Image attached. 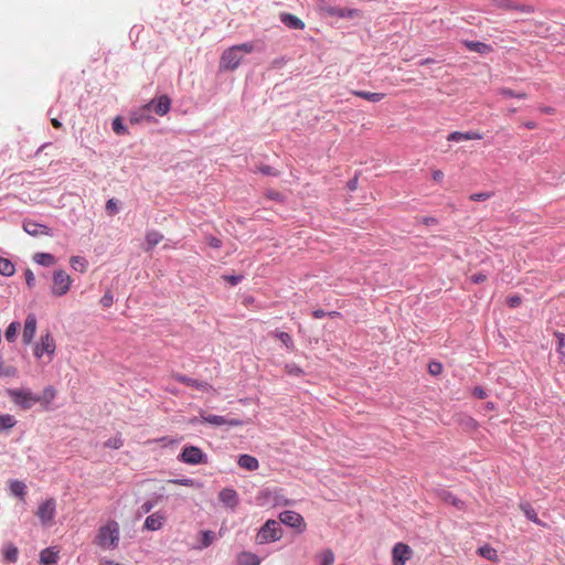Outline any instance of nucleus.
Instances as JSON below:
<instances>
[{
	"label": "nucleus",
	"mask_w": 565,
	"mask_h": 565,
	"mask_svg": "<svg viewBox=\"0 0 565 565\" xmlns=\"http://www.w3.org/2000/svg\"><path fill=\"white\" fill-rule=\"evenodd\" d=\"M25 279H26V284L29 287H32L34 285V276H33V273L31 270H26L25 273Z\"/></svg>",
	"instance_id": "nucleus-61"
},
{
	"label": "nucleus",
	"mask_w": 565,
	"mask_h": 565,
	"mask_svg": "<svg viewBox=\"0 0 565 565\" xmlns=\"http://www.w3.org/2000/svg\"><path fill=\"white\" fill-rule=\"evenodd\" d=\"M56 396V390L53 386H46L42 395H39V402L44 408H49Z\"/></svg>",
	"instance_id": "nucleus-24"
},
{
	"label": "nucleus",
	"mask_w": 565,
	"mask_h": 565,
	"mask_svg": "<svg viewBox=\"0 0 565 565\" xmlns=\"http://www.w3.org/2000/svg\"><path fill=\"white\" fill-rule=\"evenodd\" d=\"M522 302V299L520 296L518 295H513V296H509L507 298V305L510 307V308H516L521 305Z\"/></svg>",
	"instance_id": "nucleus-51"
},
{
	"label": "nucleus",
	"mask_w": 565,
	"mask_h": 565,
	"mask_svg": "<svg viewBox=\"0 0 565 565\" xmlns=\"http://www.w3.org/2000/svg\"><path fill=\"white\" fill-rule=\"evenodd\" d=\"M492 196L490 192H478L470 195V200L475 202L486 201Z\"/></svg>",
	"instance_id": "nucleus-47"
},
{
	"label": "nucleus",
	"mask_w": 565,
	"mask_h": 565,
	"mask_svg": "<svg viewBox=\"0 0 565 565\" xmlns=\"http://www.w3.org/2000/svg\"><path fill=\"white\" fill-rule=\"evenodd\" d=\"M431 177L434 181L441 182L444 179V172L441 170H434Z\"/></svg>",
	"instance_id": "nucleus-60"
},
{
	"label": "nucleus",
	"mask_w": 565,
	"mask_h": 565,
	"mask_svg": "<svg viewBox=\"0 0 565 565\" xmlns=\"http://www.w3.org/2000/svg\"><path fill=\"white\" fill-rule=\"evenodd\" d=\"M56 512V502L53 498L45 500L41 503L35 512L42 525H52Z\"/></svg>",
	"instance_id": "nucleus-7"
},
{
	"label": "nucleus",
	"mask_w": 565,
	"mask_h": 565,
	"mask_svg": "<svg viewBox=\"0 0 565 565\" xmlns=\"http://www.w3.org/2000/svg\"><path fill=\"white\" fill-rule=\"evenodd\" d=\"M106 211L109 213V214H116L118 209H117V204L115 202L114 199H110L106 202Z\"/></svg>",
	"instance_id": "nucleus-56"
},
{
	"label": "nucleus",
	"mask_w": 565,
	"mask_h": 565,
	"mask_svg": "<svg viewBox=\"0 0 565 565\" xmlns=\"http://www.w3.org/2000/svg\"><path fill=\"white\" fill-rule=\"evenodd\" d=\"M260 559L259 557L250 552H242L237 556V564L238 565H259Z\"/></svg>",
	"instance_id": "nucleus-25"
},
{
	"label": "nucleus",
	"mask_w": 565,
	"mask_h": 565,
	"mask_svg": "<svg viewBox=\"0 0 565 565\" xmlns=\"http://www.w3.org/2000/svg\"><path fill=\"white\" fill-rule=\"evenodd\" d=\"M353 95L364 98L369 102L376 103L380 102L385 97V94L382 93H370V92H363V90H353Z\"/></svg>",
	"instance_id": "nucleus-30"
},
{
	"label": "nucleus",
	"mask_w": 565,
	"mask_h": 565,
	"mask_svg": "<svg viewBox=\"0 0 565 565\" xmlns=\"http://www.w3.org/2000/svg\"><path fill=\"white\" fill-rule=\"evenodd\" d=\"M214 541V533L212 531H203L202 532V542L200 548H205L210 546Z\"/></svg>",
	"instance_id": "nucleus-44"
},
{
	"label": "nucleus",
	"mask_w": 565,
	"mask_h": 565,
	"mask_svg": "<svg viewBox=\"0 0 565 565\" xmlns=\"http://www.w3.org/2000/svg\"><path fill=\"white\" fill-rule=\"evenodd\" d=\"M279 520L281 523L296 529L299 533H302L306 530V522L301 514L295 511H284L279 514Z\"/></svg>",
	"instance_id": "nucleus-11"
},
{
	"label": "nucleus",
	"mask_w": 565,
	"mask_h": 565,
	"mask_svg": "<svg viewBox=\"0 0 565 565\" xmlns=\"http://www.w3.org/2000/svg\"><path fill=\"white\" fill-rule=\"evenodd\" d=\"M266 196L271 199V200H275V201H281L282 200V195L279 192H276V191H268L266 193Z\"/></svg>",
	"instance_id": "nucleus-59"
},
{
	"label": "nucleus",
	"mask_w": 565,
	"mask_h": 565,
	"mask_svg": "<svg viewBox=\"0 0 565 565\" xmlns=\"http://www.w3.org/2000/svg\"><path fill=\"white\" fill-rule=\"evenodd\" d=\"M358 183L359 181L358 178L355 177L348 182L347 186L350 191H355L358 189Z\"/></svg>",
	"instance_id": "nucleus-62"
},
{
	"label": "nucleus",
	"mask_w": 565,
	"mask_h": 565,
	"mask_svg": "<svg viewBox=\"0 0 565 565\" xmlns=\"http://www.w3.org/2000/svg\"><path fill=\"white\" fill-rule=\"evenodd\" d=\"M170 107H171L170 98L167 95H161L158 98H154L151 102H149L147 105H145L140 109V114L132 116L130 118V121L132 124H138L142 119H150V117L148 115H146V113L149 110H153L159 116H164L169 113Z\"/></svg>",
	"instance_id": "nucleus-3"
},
{
	"label": "nucleus",
	"mask_w": 565,
	"mask_h": 565,
	"mask_svg": "<svg viewBox=\"0 0 565 565\" xmlns=\"http://www.w3.org/2000/svg\"><path fill=\"white\" fill-rule=\"evenodd\" d=\"M7 394L12 403L23 411L32 408L39 402V395L26 388H8Z\"/></svg>",
	"instance_id": "nucleus-4"
},
{
	"label": "nucleus",
	"mask_w": 565,
	"mask_h": 565,
	"mask_svg": "<svg viewBox=\"0 0 565 565\" xmlns=\"http://www.w3.org/2000/svg\"><path fill=\"white\" fill-rule=\"evenodd\" d=\"M237 463L241 468L248 471L257 470L259 467L257 458L246 454L239 456Z\"/></svg>",
	"instance_id": "nucleus-23"
},
{
	"label": "nucleus",
	"mask_w": 565,
	"mask_h": 565,
	"mask_svg": "<svg viewBox=\"0 0 565 565\" xmlns=\"http://www.w3.org/2000/svg\"><path fill=\"white\" fill-rule=\"evenodd\" d=\"M15 424L17 420L13 415H0V431L11 429Z\"/></svg>",
	"instance_id": "nucleus-37"
},
{
	"label": "nucleus",
	"mask_w": 565,
	"mask_h": 565,
	"mask_svg": "<svg viewBox=\"0 0 565 565\" xmlns=\"http://www.w3.org/2000/svg\"><path fill=\"white\" fill-rule=\"evenodd\" d=\"M22 228L31 236H52V230L50 227L32 220H24Z\"/></svg>",
	"instance_id": "nucleus-13"
},
{
	"label": "nucleus",
	"mask_w": 565,
	"mask_h": 565,
	"mask_svg": "<svg viewBox=\"0 0 565 565\" xmlns=\"http://www.w3.org/2000/svg\"><path fill=\"white\" fill-rule=\"evenodd\" d=\"M202 419L204 423L214 425V426H223V425H230L234 427L243 426L244 422L239 418H226L224 416L220 415H202Z\"/></svg>",
	"instance_id": "nucleus-14"
},
{
	"label": "nucleus",
	"mask_w": 565,
	"mask_h": 565,
	"mask_svg": "<svg viewBox=\"0 0 565 565\" xmlns=\"http://www.w3.org/2000/svg\"><path fill=\"white\" fill-rule=\"evenodd\" d=\"M321 565H332L334 563V554L331 550H326L318 555Z\"/></svg>",
	"instance_id": "nucleus-41"
},
{
	"label": "nucleus",
	"mask_w": 565,
	"mask_h": 565,
	"mask_svg": "<svg viewBox=\"0 0 565 565\" xmlns=\"http://www.w3.org/2000/svg\"><path fill=\"white\" fill-rule=\"evenodd\" d=\"M478 554L488 561L499 562L498 551L489 544L480 546Z\"/></svg>",
	"instance_id": "nucleus-26"
},
{
	"label": "nucleus",
	"mask_w": 565,
	"mask_h": 565,
	"mask_svg": "<svg viewBox=\"0 0 565 565\" xmlns=\"http://www.w3.org/2000/svg\"><path fill=\"white\" fill-rule=\"evenodd\" d=\"M120 526L115 520H109L98 529L94 543L103 550H115L119 545Z\"/></svg>",
	"instance_id": "nucleus-1"
},
{
	"label": "nucleus",
	"mask_w": 565,
	"mask_h": 565,
	"mask_svg": "<svg viewBox=\"0 0 565 565\" xmlns=\"http://www.w3.org/2000/svg\"><path fill=\"white\" fill-rule=\"evenodd\" d=\"M285 371H286V373H288L289 375H292V376H301L303 374L302 369L295 363L286 364Z\"/></svg>",
	"instance_id": "nucleus-45"
},
{
	"label": "nucleus",
	"mask_w": 565,
	"mask_h": 565,
	"mask_svg": "<svg viewBox=\"0 0 565 565\" xmlns=\"http://www.w3.org/2000/svg\"><path fill=\"white\" fill-rule=\"evenodd\" d=\"M173 379L175 381H178L179 383H182V384H184L186 386L195 387V388L201 390L203 392H209V391L213 390L212 385L209 384L207 382H201V381L194 380L192 377H188V376L182 375V374H174Z\"/></svg>",
	"instance_id": "nucleus-16"
},
{
	"label": "nucleus",
	"mask_w": 565,
	"mask_h": 565,
	"mask_svg": "<svg viewBox=\"0 0 565 565\" xmlns=\"http://www.w3.org/2000/svg\"><path fill=\"white\" fill-rule=\"evenodd\" d=\"M462 44L471 52L479 53L481 55H487L493 52V47L490 44L480 41L472 40H463Z\"/></svg>",
	"instance_id": "nucleus-17"
},
{
	"label": "nucleus",
	"mask_w": 565,
	"mask_h": 565,
	"mask_svg": "<svg viewBox=\"0 0 565 565\" xmlns=\"http://www.w3.org/2000/svg\"><path fill=\"white\" fill-rule=\"evenodd\" d=\"M461 425L469 429H476L478 427V422L471 416H466L465 419L461 420Z\"/></svg>",
	"instance_id": "nucleus-50"
},
{
	"label": "nucleus",
	"mask_w": 565,
	"mask_h": 565,
	"mask_svg": "<svg viewBox=\"0 0 565 565\" xmlns=\"http://www.w3.org/2000/svg\"><path fill=\"white\" fill-rule=\"evenodd\" d=\"M413 556V550L406 543L398 542L392 548L393 565H405Z\"/></svg>",
	"instance_id": "nucleus-10"
},
{
	"label": "nucleus",
	"mask_w": 565,
	"mask_h": 565,
	"mask_svg": "<svg viewBox=\"0 0 565 565\" xmlns=\"http://www.w3.org/2000/svg\"><path fill=\"white\" fill-rule=\"evenodd\" d=\"M420 223L425 224V225H436L438 224V220L434 216H424L420 218Z\"/></svg>",
	"instance_id": "nucleus-58"
},
{
	"label": "nucleus",
	"mask_w": 565,
	"mask_h": 565,
	"mask_svg": "<svg viewBox=\"0 0 565 565\" xmlns=\"http://www.w3.org/2000/svg\"><path fill=\"white\" fill-rule=\"evenodd\" d=\"M70 263L72 268L76 271L85 273L87 270L88 263L84 257L72 256Z\"/></svg>",
	"instance_id": "nucleus-31"
},
{
	"label": "nucleus",
	"mask_w": 565,
	"mask_h": 565,
	"mask_svg": "<svg viewBox=\"0 0 565 565\" xmlns=\"http://www.w3.org/2000/svg\"><path fill=\"white\" fill-rule=\"evenodd\" d=\"M443 369H444L443 364L438 361H430L428 363V372L433 376H437V375L441 374Z\"/></svg>",
	"instance_id": "nucleus-43"
},
{
	"label": "nucleus",
	"mask_w": 565,
	"mask_h": 565,
	"mask_svg": "<svg viewBox=\"0 0 565 565\" xmlns=\"http://www.w3.org/2000/svg\"><path fill=\"white\" fill-rule=\"evenodd\" d=\"M179 459L188 465L206 463V455L195 446L184 447Z\"/></svg>",
	"instance_id": "nucleus-8"
},
{
	"label": "nucleus",
	"mask_w": 565,
	"mask_h": 565,
	"mask_svg": "<svg viewBox=\"0 0 565 565\" xmlns=\"http://www.w3.org/2000/svg\"><path fill=\"white\" fill-rule=\"evenodd\" d=\"M10 491L13 495L19 497L20 499L24 500V497L26 494V486L24 482L19 480H11L9 483Z\"/></svg>",
	"instance_id": "nucleus-28"
},
{
	"label": "nucleus",
	"mask_w": 565,
	"mask_h": 565,
	"mask_svg": "<svg viewBox=\"0 0 565 565\" xmlns=\"http://www.w3.org/2000/svg\"><path fill=\"white\" fill-rule=\"evenodd\" d=\"M492 6L503 11H519L522 13H533L535 11L533 6L521 4L513 0H492Z\"/></svg>",
	"instance_id": "nucleus-12"
},
{
	"label": "nucleus",
	"mask_w": 565,
	"mask_h": 565,
	"mask_svg": "<svg viewBox=\"0 0 565 565\" xmlns=\"http://www.w3.org/2000/svg\"><path fill=\"white\" fill-rule=\"evenodd\" d=\"M113 130L117 135H126L128 134L127 128L122 125L121 119L116 117L113 121Z\"/></svg>",
	"instance_id": "nucleus-46"
},
{
	"label": "nucleus",
	"mask_w": 565,
	"mask_h": 565,
	"mask_svg": "<svg viewBox=\"0 0 565 565\" xmlns=\"http://www.w3.org/2000/svg\"><path fill=\"white\" fill-rule=\"evenodd\" d=\"M18 369L14 365L7 364L2 355H0V376L1 377H15Z\"/></svg>",
	"instance_id": "nucleus-29"
},
{
	"label": "nucleus",
	"mask_w": 565,
	"mask_h": 565,
	"mask_svg": "<svg viewBox=\"0 0 565 565\" xmlns=\"http://www.w3.org/2000/svg\"><path fill=\"white\" fill-rule=\"evenodd\" d=\"M14 271V265L9 259L0 256V274L3 276H12Z\"/></svg>",
	"instance_id": "nucleus-36"
},
{
	"label": "nucleus",
	"mask_w": 565,
	"mask_h": 565,
	"mask_svg": "<svg viewBox=\"0 0 565 565\" xmlns=\"http://www.w3.org/2000/svg\"><path fill=\"white\" fill-rule=\"evenodd\" d=\"M55 340L50 332L41 337L40 342L34 345L33 353L35 358L41 359L45 353L52 356L55 352Z\"/></svg>",
	"instance_id": "nucleus-9"
},
{
	"label": "nucleus",
	"mask_w": 565,
	"mask_h": 565,
	"mask_svg": "<svg viewBox=\"0 0 565 565\" xmlns=\"http://www.w3.org/2000/svg\"><path fill=\"white\" fill-rule=\"evenodd\" d=\"M60 551L55 547H47L40 553V563L43 565H52L58 561Z\"/></svg>",
	"instance_id": "nucleus-22"
},
{
	"label": "nucleus",
	"mask_w": 565,
	"mask_h": 565,
	"mask_svg": "<svg viewBox=\"0 0 565 565\" xmlns=\"http://www.w3.org/2000/svg\"><path fill=\"white\" fill-rule=\"evenodd\" d=\"M72 285L70 275L64 270H57L53 275L52 294L56 297L67 294Z\"/></svg>",
	"instance_id": "nucleus-6"
},
{
	"label": "nucleus",
	"mask_w": 565,
	"mask_h": 565,
	"mask_svg": "<svg viewBox=\"0 0 565 565\" xmlns=\"http://www.w3.org/2000/svg\"><path fill=\"white\" fill-rule=\"evenodd\" d=\"M170 482L175 483V484H180V486H185V487H194V484H195L194 480L193 479H189V478L175 479V480H171Z\"/></svg>",
	"instance_id": "nucleus-55"
},
{
	"label": "nucleus",
	"mask_w": 565,
	"mask_h": 565,
	"mask_svg": "<svg viewBox=\"0 0 565 565\" xmlns=\"http://www.w3.org/2000/svg\"><path fill=\"white\" fill-rule=\"evenodd\" d=\"M19 329H20L19 322H17V321L11 322L4 333L7 341L13 342L17 339V333H18Z\"/></svg>",
	"instance_id": "nucleus-39"
},
{
	"label": "nucleus",
	"mask_w": 565,
	"mask_h": 565,
	"mask_svg": "<svg viewBox=\"0 0 565 565\" xmlns=\"http://www.w3.org/2000/svg\"><path fill=\"white\" fill-rule=\"evenodd\" d=\"M114 303V296L110 291H107L102 298H100V305L105 308H109Z\"/></svg>",
	"instance_id": "nucleus-49"
},
{
	"label": "nucleus",
	"mask_w": 565,
	"mask_h": 565,
	"mask_svg": "<svg viewBox=\"0 0 565 565\" xmlns=\"http://www.w3.org/2000/svg\"><path fill=\"white\" fill-rule=\"evenodd\" d=\"M275 337L280 340V342L286 347L287 350L294 351L295 350V343L292 341V338L289 333L284 331H275Z\"/></svg>",
	"instance_id": "nucleus-33"
},
{
	"label": "nucleus",
	"mask_w": 565,
	"mask_h": 565,
	"mask_svg": "<svg viewBox=\"0 0 565 565\" xmlns=\"http://www.w3.org/2000/svg\"><path fill=\"white\" fill-rule=\"evenodd\" d=\"M281 537V530L279 524L274 520H268L259 530L256 535V542L258 544H265L267 542H276Z\"/></svg>",
	"instance_id": "nucleus-5"
},
{
	"label": "nucleus",
	"mask_w": 565,
	"mask_h": 565,
	"mask_svg": "<svg viewBox=\"0 0 565 565\" xmlns=\"http://www.w3.org/2000/svg\"><path fill=\"white\" fill-rule=\"evenodd\" d=\"M222 278L230 282L232 286H235L243 280L242 275H224Z\"/></svg>",
	"instance_id": "nucleus-53"
},
{
	"label": "nucleus",
	"mask_w": 565,
	"mask_h": 565,
	"mask_svg": "<svg viewBox=\"0 0 565 565\" xmlns=\"http://www.w3.org/2000/svg\"><path fill=\"white\" fill-rule=\"evenodd\" d=\"M254 44L250 42L226 49L220 58V68L225 71L236 70L243 58V54H249L254 51Z\"/></svg>",
	"instance_id": "nucleus-2"
},
{
	"label": "nucleus",
	"mask_w": 565,
	"mask_h": 565,
	"mask_svg": "<svg viewBox=\"0 0 565 565\" xmlns=\"http://www.w3.org/2000/svg\"><path fill=\"white\" fill-rule=\"evenodd\" d=\"M327 313L321 310V309H317L312 312V316L316 318V319H320V318H323Z\"/></svg>",
	"instance_id": "nucleus-64"
},
{
	"label": "nucleus",
	"mask_w": 565,
	"mask_h": 565,
	"mask_svg": "<svg viewBox=\"0 0 565 565\" xmlns=\"http://www.w3.org/2000/svg\"><path fill=\"white\" fill-rule=\"evenodd\" d=\"M33 258L42 266H52L55 264V257L49 253H36Z\"/></svg>",
	"instance_id": "nucleus-34"
},
{
	"label": "nucleus",
	"mask_w": 565,
	"mask_h": 565,
	"mask_svg": "<svg viewBox=\"0 0 565 565\" xmlns=\"http://www.w3.org/2000/svg\"><path fill=\"white\" fill-rule=\"evenodd\" d=\"M122 446V440L120 437H116V438H111V439H108L106 443H105V447H108V448H114V449H118Z\"/></svg>",
	"instance_id": "nucleus-52"
},
{
	"label": "nucleus",
	"mask_w": 565,
	"mask_h": 565,
	"mask_svg": "<svg viewBox=\"0 0 565 565\" xmlns=\"http://www.w3.org/2000/svg\"><path fill=\"white\" fill-rule=\"evenodd\" d=\"M166 522V515L161 512H154L147 516L143 526L149 531L160 530Z\"/></svg>",
	"instance_id": "nucleus-18"
},
{
	"label": "nucleus",
	"mask_w": 565,
	"mask_h": 565,
	"mask_svg": "<svg viewBox=\"0 0 565 565\" xmlns=\"http://www.w3.org/2000/svg\"><path fill=\"white\" fill-rule=\"evenodd\" d=\"M279 18L280 21L291 30H303L306 26L305 22L301 19L291 13L282 12L280 13Z\"/></svg>",
	"instance_id": "nucleus-19"
},
{
	"label": "nucleus",
	"mask_w": 565,
	"mask_h": 565,
	"mask_svg": "<svg viewBox=\"0 0 565 565\" xmlns=\"http://www.w3.org/2000/svg\"><path fill=\"white\" fill-rule=\"evenodd\" d=\"M471 394L478 399H484L488 397V392L482 386H475Z\"/></svg>",
	"instance_id": "nucleus-48"
},
{
	"label": "nucleus",
	"mask_w": 565,
	"mask_h": 565,
	"mask_svg": "<svg viewBox=\"0 0 565 565\" xmlns=\"http://www.w3.org/2000/svg\"><path fill=\"white\" fill-rule=\"evenodd\" d=\"M163 239V236L159 232H149L146 235V250L152 249L156 245H158Z\"/></svg>",
	"instance_id": "nucleus-32"
},
{
	"label": "nucleus",
	"mask_w": 565,
	"mask_h": 565,
	"mask_svg": "<svg viewBox=\"0 0 565 565\" xmlns=\"http://www.w3.org/2000/svg\"><path fill=\"white\" fill-rule=\"evenodd\" d=\"M520 509L530 521H532L535 524L543 525V522L539 519L537 513L535 509L531 505V503H521Z\"/></svg>",
	"instance_id": "nucleus-27"
},
{
	"label": "nucleus",
	"mask_w": 565,
	"mask_h": 565,
	"mask_svg": "<svg viewBox=\"0 0 565 565\" xmlns=\"http://www.w3.org/2000/svg\"><path fill=\"white\" fill-rule=\"evenodd\" d=\"M206 241H207V244H209L211 247H213V248H220V247L222 246V242H221V239H218V238H216V237H214V236H209V237L206 238Z\"/></svg>",
	"instance_id": "nucleus-57"
},
{
	"label": "nucleus",
	"mask_w": 565,
	"mask_h": 565,
	"mask_svg": "<svg viewBox=\"0 0 565 565\" xmlns=\"http://www.w3.org/2000/svg\"><path fill=\"white\" fill-rule=\"evenodd\" d=\"M482 139V135L477 131H452L448 135V141H461V140H480Z\"/></svg>",
	"instance_id": "nucleus-21"
},
{
	"label": "nucleus",
	"mask_w": 565,
	"mask_h": 565,
	"mask_svg": "<svg viewBox=\"0 0 565 565\" xmlns=\"http://www.w3.org/2000/svg\"><path fill=\"white\" fill-rule=\"evenodd\" d=\"M218 499L226 507L234 509L238 504L237 492L234 489L225 488L218 493Z\"/></svg>",
	"instance_id": "nucleus-20"
},
{
	"label": "nucleus",
	"mask_w": 565,
	"mask_h": 565,
	"mask_svg": "<svg viewBox=\"0 0 565 565\" xmlns=\"http://www.w3.org/2000/svg\"><path fill=\"white\" fill-rule=\"evenodd\" d=\"M499 94L507 98H519V99H525L527 97V94L524 92H514L511 88L502 87L499 90Z\"/></svg>",
	"instance_id": "nucleus-38"
},
{
	"label": "nucleus",
	"mask_w": 565,
	"mask_h": 565,
	"mask_svg": "<svg viewBox=\"0 0 565 565\" xmlns=\"http://www.w3.org/2000/svg\"><path fill=\"white\" fill-rule=\"evenodd\" d=\"M18 555H19V551L14 545H12V544L6 545V547L3 550V556L7 562L15 563L18 559Z\"/></svg>",
	"instance_id": "nucleus-35"
},
{
	"label": "nucleus",
	"mask_w": 565,
	"mask_h": 565,
	"mask_svg": "<svg viewBox=\"0 0 565 565\" xmlns=\"http://www.w3.org/2000/svg\"><path fill=\"white\" fill-rule=\"evenodd\" d=\"M487 280V275L483 274V273H476L473 275L470 276V281L473 282V284H482Z\"/></svg>",
	"instance_id": "nucleus-54"
},
{
	"label": "nucleus",
	"mask_w": 565,
	"mask_h": 565,
	"mask_svg": "<svg viewBox=\"0 0 565 565\" xmlns=\"http://www.w3.org/2000/svg\"><path fill=\"white\" fill-rule=\"evenodd\" d=\"M38 320L34 313H29L24 321V328L22 332V341L24 344H30L36 332Z\"/></svg>",
	"instance_id": "nucleus-15"
},
{
	"label": "nucleus",
	"mask_w": 565,
	"mask_h": 565,
	"mask_svg": "<svg viewBox=\"0 0 565 565\" xmlns=\"http://www.w3.org/2000/svg\"><path fill=\"white\" fill-rule=\"evenodd\" d=\"M554 337L556 338L557 340V348H556V351L562 355V356H565V352L563 351L564 347H565V333L563 332H559V331H555L554 332Z\"/></svg>",
	"instance_id": "nucleus-42"
},
{
	"label": "nucleus",
	"mask_w": 565,
	"mask_h": 565,
	"mask_svg": "<svg viewBox=\"0 0 565 565\" xmlns=\"http://www.w3.org/2000/svg\"><path fill=\"white\" fill-rule=\"evenodd\" d=\"M437 63V61L435 58H431V57H427V58H422L418 61V65L423 66V65H427V64H435Z\"/></svg>",
	"instance_id": "nucleus-63"
},
{
	"label": "nucleus",
	"mask_w": 565,
	"mask_h": 565,
	"mask_svg": "<svg viewBox=\"0 0 565 565\" xmlns=\"http://www.w3.org/2000/svg\"><path fill=\"white\" fill-rule=\"evenodd\" d=\"M444 500L456 507L457 509H462L465 507V502L460 500L457 495L452 494L451 492H446L444 495Z\"/></svg>",
	"instance_id": "nucleus-40"
}]
</instances>
